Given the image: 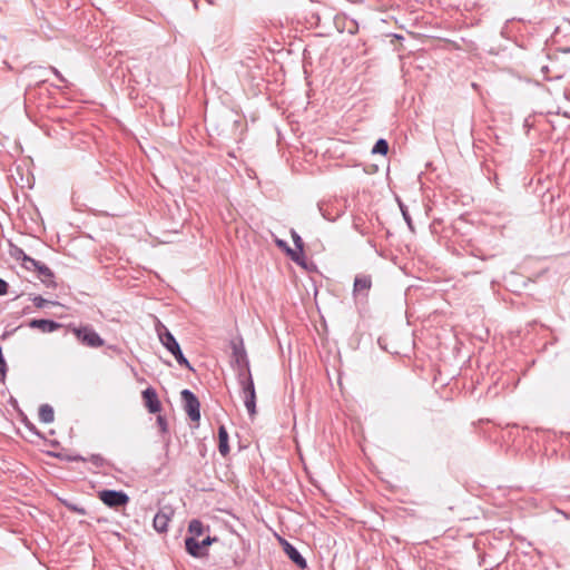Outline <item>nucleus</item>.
<instances>
[{
	"mask_svg": "<svg viewBox=\"0 0 570 570\" xmlns=\"http://www.w3.org/2000/svg\"><path fill=\"white\" fill-rule=\"evenodd\" d=\"M238 383L242 389L244 404L248 414L250 417H254L256 414V392L247 360H245L244 367L239 370Z\"/></svg>",
	"mask_w": 570,
	"mask_h": 570,
	"instance_id": "f257e3e1",
	"label": "nucleus"
},
{
	"mask_svg": "<svg viewBox=\"0 0 570 570\" xmlns=\"http://www.w3.org/2000/svg\"><path fill=\"white\" fill-rule=\"evenodd\" d=\"M68 328L75 334V336L86 346L97 348L104 345V340L91 326H71Z\"/></svg>",
	"mask_w": 570,
	"mask_h": 570,
	"instance_id": "f03ea898",
	"label": "nucleus"
},
{
	"mask_svg": "<svg viewBox=\"0 0 570 570\" xmlns=\"http://www.w3.org/2000/svg\"><path fill=\"white\" fill-rule=\"evenodd\" d=\"M159 340L161 344L173 354V356L180 366H185L188 370H193L190 363L184 356L178 342L169 331L165 330V333H159Z\"/></svg>",
	"mask_w": 570,
	"mask_h": 570,
	"instance_id": "7ed1b4c3",
	"label": "nucleus"
},
{
	"mask_svg": "<svg viewBox=\"0 0 570 570\" xmlns=\"http://www.w3.org/2000/svg\"><path fill=\"white\" fill-rule=\"evenodd\" d=\"M181 400L184 402V410L191 421L198 422L200 420V403L196 395L185 389L180 393Z\"/></svg>",
	"mask_w": 570,
	"mask_h": 570,
	"instance_id": "20e7f679",
	"label": "nucleus"
},
{
	"mask_svg": "<svg viewBox=\"0 0 570 570\" xmlns=\"http://www.w3.org/2000/svg\"><path fill=\"white\" fill-rule=\"evenodd\" d=\"M98 498L109 508L117 509L129 502V497L124 491L102 490L98 492Z\"/></svg>",
	"mask_w": 570,
	"mask_h": 570,
	"instance_id": "39448f33",
	"label": "nucleus"
},
{
	"mask_svg": "<svg viewBox=\"0 0 570 570\" xmlns=\"http://www.w3.org/2000/svg\"><path fill=\"white\" fill-rule=\"evenodd\" d=\"M215 540L216 539H213L209 535H207L206 538H204L200 541L196 538H186L185 539L186 550L193 557H197V558L202 557V556H204L203 549L208 547L209 544H212V542Z\"/></svg>",
	"mask_w": 570,
	"mask_h": 570,
	"instance_id": "423d86ee",
	"label": "nucleus"
},
{
	"mask_svg": "<svg viewBox=\"0 0 570 570\" xmlns=\"http://www.w3.org/2000/svg\"><path fill=\"white\" fill-rule=\"evenodd\" d=\"M372 287V278L368 275H357L354 279L353 294L366 297Z\"/></svg>",
	"mask_w": 570,
	"mask_h": 570,
	"instance_id": "0eeeda50",
	"label": "nucleus"
},
{
	"mask_svg": "<svg viewBox=\"0 0 570 570\" xmlns=\"http://www.w3.org/2000/svg\"><path fill=\"white\" fill-rule=\"evenodd\" d=\"M142 399L145 401V406L148 409L150 413H158L161 410V403L158 399L156 391L153 387H148L142 391Z\"/></svg>",
	"mask_w": 570,
	"mask_h": 570,
	"instance_id": "6e6552de",
	"label": "nucleus"
},
{
	"mask_svg": "<svg viewBox=\"0 0 570 570\" xmlns=\"http://www.w3.org/2000/svg\"><path fill=\"white\" fill-rule=\"evenodd\" d=\"M30 328L40 330L43 333H52L59 330L62 325L51 320H31L28 323Z\"/></svg>",
	"mask_w": 570,
	"mask_h": 570,
	"instance_id": "1a4fd4ad",
	"label": "nucleus"
},
{
	"mask_svg": "<svg viewBox=\"0 0 570 570\" xmlns=\"http://www.w3.org/2000/svg\"><path fill=\"white\" fill-rule=\"evenodd\" d=\"M284 551L288 556V558L301 569H305L307 567L306 560L302 557V554L297 551L295 547L291 543H284Z\"/></svg>",
	"mask_w": 570,
	"mask_h": 570,
	"instance_id": "9d476101",
	"label": "nucleus"
},
{
	"mask_svg": "<svg viewBox=\"0 0 570 570\" xmlns=\"http://www.w3.org/2000/svg\"><path fill=\"white\" fill-rule=\"evenodd\" d=\"M148 61H149V58H147L145 60L136 61L135 63H132L129 67V70L131 72L132 77L138 78L137 82H141V81L150 82L149 72L146 71L145 73H142V65H145Z\"/></svg>",
	"mask_w": 570,
	"mask_h": 570,
	"instance_id": "9b49d317",
	"label": "nucleus"
},
{
	"mask_svg": "<svg viewBox=\"0 0 570 570\" xmlns=\"http://www.w3.org/2000/svg\"><path fill=\"white\" fill-rule=\"evenodd\" d=\"M218 450L223 456L229 453L228 433L224 425H220L218 429Z\"/></svg>",
	"mask_w": 570,
	"mask_h": 570,
	"instance_id": "f8f14e48",
	"label": "nucleus"
},
{
	"mask_svg": "<svg viewBox=\"0 0 570 570\" xmlns=\"http://www.w3.org/2000/svg\"><path fill=\"white\" fill-rule=\"evenodd\" d=\"M169 515L163 511H159L155 518L153 525L159 533H164L168 530Z\"/></svg>",
	"mask_w": 570,
	"mask_h": 570,
	"instance_id": "ddd939ff",
	"label": "nucleus"
},
{
	"mask_svg": "<svg viewBox=\"0 0 570 570\" xmlns=\"http://www.w3.org/2000/svg\"><path fill=\"white\" fill-rule=\"evenodd\" d=\"M188 531L191 534L189 538L198 539L208 531V527H205L202 521L194 519L189 522Z\"/></svg>",
	"mask_w": 570,
	"mask_h": 570,
	"instance_id": "4468645a",
	"label": "nucleus"
},
{
	"mask_svg": "<svg viewBox=\"0 0 570 570\" xmlns=\"http://www.w3.org/2000/svg\"><path fill=\"white\" fill-rule=\"evenodd\" d=\"M55 419V412L49 404H42L39 407V420L43 423H51Z\"/></svg>",
	"mask_w": 570,
	"mask_h": 570,
	"instance_id": "2eb2a0df",
	"label": "nucleus"
},
{
	"mask_svg": "<svg viewBox=\"0 0 570 570\" xmlns=\"http://www.w3.org/2000/svg\"><path fill=\"white\" fill-rule=\"evenodd\" d=\"M387 151H389V144L385 139H379L372 149L373 154L385 155Z\"/></svg>",
	"mask_w": 570,
	"mask_h": 570,
	"instance_id": "dca6fc26",
	"label": "nucleus"
},
{
	"mask_svg": "<svg viewBox=\"0 0 570 570\" xmlns=\"http://www.w3.org/2000/svg\"><path fill=\"white\" fill-rule=\"evenodd\" d=\"M36 271H38L39 275L43 277V282L51 281V278L53 277V273L51 272V269L42 263L38 265Z\"/></svg>",
	"mask_w": 570,
	"mask_h": 570,
	"instance_id": "f3484780",
	"label": "nucleus"
},
{
	"mask_svg": "<svg viewBox=\"0 0 570 570\" xmlns=\"http://www.w3.org/2000/svg\"><path fill=\"white\" fill-rule=\"evenodd\" d=\"M22 265L23 267H26L27 269L31 271V269H37L38 265L40 264V262L27 256L24 253H22Z\"/></svg>",
	"mask_w": 570,
	"mask_h": 570,
	"instance_id": "a211bd4d",
	"label": "nucleus"
},
{
	"mask_svg": "<svg viewBox=\"0 0 570 570\" xmlns=\"http://www.w3.org/2000/svg\"><path fill=\"white\" fill-rule=\"evenodd\" d=\"M292 237H293V242H294L296 248L298 249V252L303 253L304 243H303V239L301 238V236L295 230H292Z\"/></svg>",
	"mask_w": 570,
	"mask_h": 570,
	"instance_id": "6ab92c4d",
	"label": "nucleus"
},
{
	"mask_svg": "<svg viewBox=\"0 0 570 570\" xmlns=\"http://www.w3.org/2000/svg\"><path fill=\"white\" fill-rule=\"evenodd\" d=\"M88 462L92 463L94 465L100 468L105 463V459L99 454H92L89 459H87Z\"/></svg>",
	"mask_w": 570,
	"mask_h": 570,
	"instance_id": "aec40b11",
	"label": "nucleus"
},
{
	"mask_svg": "<svg viewBox=\"0 0 570 570\" xmlns=\"http://www.w3.org/2000/svg\"><path fill=\"white\" fill-rule=\"evenodd\" d=\"M157 425L161 433H166L168 431L167 420L161 415L157 416Z\"/></svg>",
	"mask_w": 570,
	"mask_h": 570,
	"instance_id": "412c9836",
	"label": "nucleus"
},
{
	"mask_svg": "<svg viewBox=\"0 0 570 570\" xmlns=\"http://www.w3.org/2000/svg\"><path fill=\"white\" fill-rule=\"evenodd\" d=\"M66 507H67L69 510L73 511V512H76V513H78V514H81V515H85V514L87 513V511H86V509H85V508L79 507V505L73 504V503H66Z\"/></svg>",
	"mask_w": 570,
	"mask_h": 570,
	"instance_id": "4be33fe9",
	"label": "nucleus"
},
{
	"mask_svg": "<svg viewBox=\"0 0 570 570\" xmlns=\"http://www.w3.org/2000/svg\"><path fill=\"white\" fill-rule=\"evenodd\" d=\"M32 302L35 306L38 308H42L49 303V301L45 299L42 296H35L32 298Z\"/></svg>",
	"mask_w": 570,
	"mask_h": 570,
	"instance_id": "5701e85b",
	"label": "nucleus"
},
{
	"mask_svg": "<svg viewBox=\"0 0 570 570\" xmlns=\"http://www.w3.org/2000/svg\"><path fill=\"white\" fill-rule=\"evenodd\" d=\"M7 370V363L2 354V348L0 347V374L4 376Z\"/></svg>",
	"mask_w": 570,
	"mask_h": 570,
	"instance_id": "b1692460",
	"label": "nucleus"
},
{
	"mask_svg": "<svg viewBox=\"0 0 570 570\" xmlns=\"http://www.w3.org/2000/svg\"><path fill=\"white\" fill-rule=\"evenodd\" d=\"M8 293V283L0 278V296L6 295Z\"/></svg>",
	"mask_w": 570,
	"mask_h": 570,
	"instance_id": "393cba45",
	"label": "nucleus"
},
{
	"mask_svg": "<svg viewBox=\"0 0 570 570\" xmlns=\"http://www.w3.org/2000/svg\"><path fill=\"white\" fill-rule=\"evenodd\" d=\"M51 71L53 72V75L59 79V81L61 82H65L66 79L63 78V76L59 72V70L55 67H51Z\"/></svg>",
	"mask_w": 570,
	"mask_h": 570,
	"instance_id": "a878e982",
	"label": "nucleus"
},
{
	"mask_svg": "<svg viewBox=\"0 0 570 570\" xmlns=\"http://www.w3.org/2000/svg\"><path fill=\"white\" fill-rule=\"evenodd\" d=\"M51 71L53 72V75L59 79V81L61 82H65L66 79L63 78V76L59 72V70L55 67H51Z\"/></svg>",
	"mask_w": 570,
	"mask_h": 570,
	"instance_id": "bb28decb",
	"label": "nucleus"
},
{
	"mask_svg": "<svg viewBox=\"0 0 570 570\" xmlns=\"http://www.w3.org/2000/svg\"><path fill=\"white\" fill-rule=\"evenodd\" d=\"M402 214H403V217L404 219L406 220L407 225L410 228H412V219L410 217V215L407 214V212H405L403 208H402Z\"/></svg>",
	"mask_w": 570,
	"mask_h": 570,
	"instance_id": "cd10ccee",
	"label": "nucleus"
},
{
	"mask_svg": "<svg viewBox=\"0 0 570 570\" xmlns=\"http://www.w3.org/2000/svg\"><path fill=\"white\" fill-rule=\"evenodd\" d=\"M287 253L291 255L292 259L295 261V262H299L298 259V255L296 252L292 250L291 248H287Z\"/></svg>",
	"mask_w": 570,
	"mask_h": 570,
	"instance_id": "c85d7f7f",
	"label": "nucleus"
},
{
	"mask_svg": "<svg viewBox=\"0 0 570 570\" xmlns=\"http://www.w3.org/2000/svg\"><path fill=\"white\" fill-rule=\"evenodd\" d=\"M72 460H73V461H82V462L87 461V459H85V458H82V456H80V455H76V456H73V458H72Z\"/></svg>",
	"mask_w": 570,
	"mask_h": 570,
	"instance_id": "c756f323",
	"label": "nucleus"
},
{
	"mask_svg": "<svg viewBox=\"0 0 570 570\" xmlns=\"http://www.w3.org/2000/svg\"><path fill=\"white\" fill-rule=\"evenodd\" d=\"M277 245H278L279 247H286V243H285V242H283V240H277Z\"/></svg>",
	"mask_w": 570,
	"mask_h": 570,
	"instance_id": "7c9ffc66",
	"label": "nucleus"
},
{
	"mask_svg": "<svg viewBox=\"0 0 570 570\" xmlns=\"http://www.w3.org/2000/svg\"><path fill=\"white\" fill-rule=\"evenodd\" d=\"M563 116L570 118V115L568 112H564Z\"/></svg>",
	"mask_w": 570,
	"mask_h": 570,
	"instance_id": "2f4dec72",
	"label": "nucleus"
}]
</instances>
